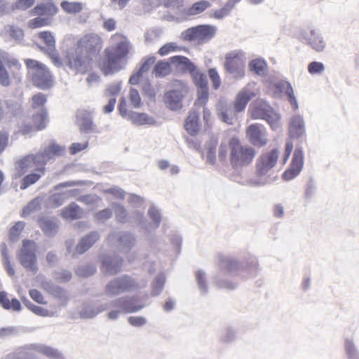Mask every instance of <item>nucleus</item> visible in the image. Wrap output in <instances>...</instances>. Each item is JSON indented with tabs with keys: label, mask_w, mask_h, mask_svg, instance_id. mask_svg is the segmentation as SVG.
Returning <instances> with one entry per match:
<instances>
[{
	"label": "nucleus",
	"mask_w": 359,
	"mask_h": 359,
	"mask_svg": "<svg viewBox=\"0 0 359 359\" xmlns=\"http://www.w3.org/2000/svg\"><path fill=\"white\" fill-rule=\"evenodd\" d=\"M100 234L97 231H92L83 236L77 243L75 252L79 255H83L91 248L100 239Z\"/></svg>",
	"instance_id": "28"
},
{
	"label": "nucleus",
	"mask_w": 359,
	"mask_h": 359,
	"mask_svg": "<svg viewBox=\"0 0 359 359\" xmlns=\"http://www.w3.org/2000/svg\"><path fill=\"white\" fill-rule=\"evenodd\" d=\"M304 163L303 148L301 145H296L290 163L281 175L282 180L288 182L297 177L303 169Z\"/></svg>",
	"instance_id": "11"
},
{
	"label": "nucleus",
	"mask_w": 359,
	"mask_h": 359,
	"mask_svg": "<svg viewBox=\"0 0 359 359\" xmlns=\"http://www.w3.org/2000/svg\"><path fill=\"white\" fill-rule=\"evenodd\" d=\"M83 211L75 202L70 203L65 207L60 213V216L66 220H77L82 218Z\"/></svg>",
	"instance_id": "35"
},
{
	"label": "nucleus",
	"mask_w": 359,
	"mask_h": 359,
	"mask_svg": "<svg viewBox=\"0 0 359 359\" xmlns=\"http://www.w3.org/2000/svg\"><path fill=\"white\" fill-rule=\"evenodd\" d=\"M111 53L110 48H105L104 57L98 64V67L104 76L114 75L123 69L122 62Z\"/></svg>",
	"instance_id": "17"
},
{
	"label": "nucleus",
	"mask_w": 359,
	"mask_h": 359,
	"mask_svg": "<svg viewBox=\"0 0 359 359\" xmlns=\"http://www.w3.org/2000/svg\"><path fill=\"white\" fill-rule=\"evenodd\" d=\"M262 128L264 126L259 123H252L247 127L246 137L250 143L255 147H263L268 142L267 138L264 137Z\"/></svg>",
	"instance_id": "22"
},
{
	"label": "nucleus",
	"mask_w": 359,
	"mask_h": 359,
	"mask_svg": "<svg viewBox=\"0 0 359 359\" xmlns=\"http://www.w3.org/2000/svg\"><path fill=\"white\" fill-rule=\"evenodd\" d=\"M190 75L194 85L197 88H204L209 87L206 74L202 72L198 67L196 68V70L194 71L193 73H191Z\"/></svg>",
	"instance_id": "50"
},
{
	"label": "nucleus",
	"mask_w": 359,
	"mask_h": 359,
	"mask_svg": "<svg viewBox=\"0 0 359 359\" xmlns=\"http://www.w3.org/2000/svg\"><path fill=\"white\" fill-rule=\"evenodd\" d=\"M116 241L121 250L128 252L135 247L137 238L132 232L122 231L117 233Z\"/></svg>",
	"instance_id": "30"
},
{
	"label": "nucleus",
	"mask_w": 359,
	"mask_h": 359,
	"mask_svg": "<svg viewBox=\"0 0 359 359\" xmlns=\"http://www.w3.org/2000/svg\"><path fill=\"white\" fill-rule=\"evenodd\" d=\"M299 39L317 52L323 51L326 47V43L322 34L315 29H311L309 33L305 29L302 30Z\"/></svg>",
	"instance_id": "20"
},
{
	"label": "nucleus",
	"mask_w": 359,
	"mask_h": 359,
	"mask_svg": "<svg viewBox=\"0 0 359 359\" xmlns=\"http://www.w3.org/2000/svg\"><path fill=\"white\" fill-rule=\"evenodd\" d=\"M34 347L36 352L39 353L49 358H62V354L57 348H55L52 346L43 344H34Z\"/></svg>",
	"instance_id": "41"
},
{
	"label": "nucleus",
	"mask_w": 359,
	"mask_h": 359,
	"mask_svg": "<svg viewBox=\"0 0 359 359\" xmlns=\"http://www.w3.org/2000/svg\"><path fill=\"white\" fill-rule=\"evenodd\" d=\"M100 269L105 276H115L122 269L123 258L116 253L103 252L98 255Z\"/></svg>",
	"instance_id": "8"
},
{
	"label": "nucleus",
	"mask_w": 359,
	"mask_h": 359,
	"mask_svg": "<svg viewBox=\"0 0 359 359\" xmlns=\"http://www.w3.org/2000/svg\"><path fill=\"white\" fill-rule=\"evenodd\" d=\"M65 60L66 65L69 69H74L76 73L81 74H84L88 71L89 65L93 61L89 60L81 50L78 52L76 46L74 51L67 53Z\"/></svg>",
	"instance_id": "13"
},
{
	"label": "nucleus",
	"mask_w": 359,
	"mask_h": 359,
	"mask_svg": "<svg viewBox=\"0 0 359 359\" xmlns=\"http://www.w3.org/2000/svg\"><path fill=\"white\" fill-rule=\"evenodd\" d=\"M97 266L92 263L79 266L75 270L76 276L83 278H88L97 273Z\"/></svg>",
	"instance_id": "46"
},
{
	"label": "nucleus",
	"mask_w": 359,
	"mask_h": 359,
	"mask_svg": "<svg viewBox=\"0 0 359 359\" xmlns=\"http://www.w3.org/2000/svg\"><path fill=\"white\" fill-rule=\"evenodd\" d=\"M32 109L33 110H37L43 107H46L45 105L47 102V97L42 93H37L34 95L32 97Z\"/></svg>",
	"instance_id": "64"
},
{
	"label": "nucleus",
	"mask_w": 359,
	"mask_h": 359,
	"mask_svg": "<svg viewBox=\"0 0 359 359\" xmlns=\"http://www.w3.org/2000/svg\"><path fill=\"white\" fill-rule=\"evenodd\" d=\"M111 208L114 211L116 222L121 224H126L128 221V212L125 206L118 202H113Z\"/></svg>",
	"instance_id": "47"
},
{
	"label": "nucleus",
	"mask_w": 359,
	"mask_h": 359,
	"mask_svg": "<svg viewBox=\"0 0 359 359\" xmlns=\"http://www.w3.org/2000/svg\"><path fill=\"white\" fill-rule=\"evenodd\" d=\"M218 144V138L215 136H211L209 140L205 143L207 149V162L214 165L216 163V150Z\"/></svg>",
	"instance_id": "44"
},
{
	"label": "nucleus",
	"mask_w": 359,
	"mask_h": 359,
	"mask_svg": "<svg viewBox=\"0 0 359 359\" xmlns=\"http://www.w3.org/2000/svg\"><path fill=\"white\" fill-rule=\"evenodd\" d=\"M235 6L233 0H228L225 5L220 9L215 10L210 17L217 20H222L228 16Z\"/></svg>",
	"instance_id": "53"
},
{
	"label": "nucleus",
	"mask_w": 359,
	"mask_h": 359,
	"mask_svg": "<svg viewBox=\"0 0 359 359\" xmlns=\"http://www.w3.org/2000/svg\"><path fill=\"white\" fill-rule=\"evenodd\" d=\"M31 161H32L33 165L36 166V170L43 172L46 170V165L49 160L45 156V154L43 151H40L36 154H29Z\"/></svg>",
	"instance_id": "51"
},
{
	"label": "nucleus",
	"mask_w": 359,
	"mask_h": 359,
	"mask_svg": "<svg viewBox=\"0 0 359 359\" xmlns=\"http://www.w3.org/2000/svg\"><path fill=\"white\" fill-rule=\"evenodd\" d=\"M166 281L165 275L163 273H158L151 283V296H159L165 287Z\"/></svg>",
	"instance_id": "42"
},
{
	"label": "nucleus",
	"mask_w": 359,
	"mask_h": 359,
	"mask_svg": "<svg viewBox=\"0 0 359 359\" xmlns=\"http://www.w3.org/2000/svg\"><path fill=\"white\" fill-rule=\"evenodd\" d=\"M38 36L48 47L50 51H55V39L53 33L50 31H42L38 34Z\"/></svg>",
	"instance_id": "57"
},
{
	"label": "nucleus",
	"mask_w": 359,
	"mask_h": 359,
	"mask_svg": "<svg viewBox=\"0 0 359 359\" xmlns=\"http://www.w3.org/2000/svg\"><path fill=\"white\" fill-rule=\"evenodd\" d=\"M25 63L34 86L40 90H47L54 86L53 75L46 65L29 58L26 59Z\"/></svg>",
	"instance_id": "2"
},
{
	"label": "nucleus",
	"mask_w": 359,
	"mask_h": 359,
	"mask_svg": "<svg viewBox=\"0 0 359 359\" xmlns=\"http://www.w3.org/2000/svg\"><path fill=\"white\" fill-rule=\"evenodd\" d=\"M24 109L22 103L13 100H8L5 101V107H1V119L4 114L8 118L13 117H19L23 113Z\"/></svg>",
	"instance_id": "32"
},
{
	"label": "nucleus",
	"mask_w": 359,
	"mask_h": 359,
	"mask_svg": "<svg viewBox=\"0 0 359 359\" xmlns=\"http://www.w3.org/2000/svg\"><path fill=\"white\" fill-rule=\"evenodd\" d=\"M279 151L277 148L271 149L269 152L262 154L256 163V175L257 177L266 175L277 163Z\"/></svg>",
	"instance_id": "16"
},
{
	"label": "nucleus",
	"mask_w": 359,
	"mask_h": 359,
	"mask_svg": "<svg viewBox=\"0 0 359 359\" xmlns=\"http://www.w3.org/2000/svg\"><path fill=\"white\" fill-rule=\"evenodd\" d=\"M135 220L137 226H140L142 229L149 231L151 224L148 219L144 216V212L140 210H136L134 212Z\"/></svg>",
	"instance_id": "63"
},
{
	"label": "nucleus",
	"mask_w": 359,
	"mask_h": 359,
	"mask_svg": "<svg viewBox=\"0 0 359 359\" xmlns=\"http://www.w3.org/2000/svg\"><path fill=\"white\" fill-rule=\"evenodd\" d=\"M4 64L6 69H9L13 81L18 84L21 82L20 70L22 67L19 60L11 56L8 53L1 51V65Z\"/></svg>",
	"instance_id": "25"
},
{
	"label": "nucleus",
	"mask_w": 359,
	"mask_h": 359,
	"mask_svg": "<svg viewBox=\"0 0 359 359\" xmlns=\"http://www.w3.org/2000/svg\"><path fill=\"white\" fill-rule=\"evenodd\" d=\"M184 128L187 133L191 136H196L201 129L199 112L192 108L184 120Z\"/></svg>",
	"instance_id": "27"
},
{
	"label": "nucleus",
	"mask_w": 359,
	"mask_h": 359,
	"mask_svg": "<svg viewBox=\"0 0 359 359\" xmlns=\"http://www.w3.org/2000/svg\"><path fill=\"white\" fill-rule=\"evenodd\" d=\"M105 310L106 307L104 305L97 304L96 302L88 299L83 301L79 315L81 319H92Z\"/></svg>",
	"instance_id": "23"
},
{
	"label": "nucleus",
	"mask_w": 359,
	"mask_h": 359,
	"mask_svg": "<svg viewBox=\"0 0 359 359\" xmlns=\"http://www.w3.org/2000/svg\"><path fill=\"white\" fill-rule=\"evenodd\" d=\"M41 287L53 298L60 301H69L68 291L51 280H43L40 283Z\"/></svg>",
	"instance_id": "24"
},
{
	"label": "nucleus",
	"mask_w": 359,
	"mask_h": 359,
	"mask_svg": "<svg viewBox=\"0 0 359 359\" xmlns=\"http://www.w3.org/2000/svg\"><path fill=\"white\" fill-rule=\"evenodd\" d=\"M236 330L231 326H227L221 332L220 341L226 344H231L236 340Z\"/></svg>",
	"instance_id": "62"
},
{
	"label": "nucleus",
	"mask_w": 359,
	"mask_h": 359,
	"mask_svg": "<svg viewBox=\"0 0 359 359\" xmlns=\"http://www.w3.org/2000/svg\"><path fill=\"white\" fill-rule=\"evenodd\" d=\"M73 274L70 270L61 269L60 270H53L52 271V277L58 283H67L72 278Z\"/></svg>",
	"instance_id": "54"
},
{
	"label": "nucleus",
	"mask_w": 359,
	"mask_h": 359,
	"mask_svg": "<svg viewBox=\"0 0 359 359\" xmlns=\"http://www.w3.org/2000/svg\"><path fill=\"white\" fill-rule=\"evenodd\" d=\"M219 268L220 271L226 270L229 273L245 271L252 278L256 277L261 270L257 257L251 255L241 260L222 257L219 259Z\"/></svg>",
	"instance_id": "1"
},
{
	"label": "nucleus",
	"mask_w": 359,
	"mask_h": 359,
	"mask_svg": "<svg viewBox=\"0 0 359 359\" xmlns=\"http://www.w3.org/2000/svg\"><path fill=\"white\" fill-rule=\"evenodd\" d=\"M136 283L128 275L115 278L107 283L105 292L108 295L116 296L130 291L135 287Z\"/></svg>",
	"instance_id": "12"
},
{
	"label": "nucleus",
	"mask_w": 359,
	"mask_h": 359,
	"mask_svg": "<svg viewBox=\"0 0 359 359\" xmlns=\"http://www.w3.org/2000/svg\"><path fill=\"white\" fill-rule=\"evenodd\" d=\"M149 218L151 219V228L154 229H158L162 221V216L158 209H157L154 205H151L147 212Z\"/></svg>",
	"instance_id": "56"
},
{
	"label": "nucleus",
	"mask_w": 359,
	"mask_h": 359,
	"mask_svg": "<svg viewBox=\"0 0 359 359\" xmlns=\"http://www.w3.org/2000/svg\"><path fill=\"white\" fill-rule=\"evenodd\" d=\"M42 198L40 196L35 197L31 200L22 210L21 216L25 217L29 215L32 212L39 210L41 208Z\"/></svg>",
	"instance_id": "55"
},
{
	"label": "nucleus",
	"mask_w": 359,
	"mask_h": 359,
	"mask_svg": "<svg viewBox=\"0 0 359 359\" xmlns=\"http://www.w3.org/2000/svg\"><path fill=\"white\" fill-rule=\"evenodd\" d=\"M65 200L66 193H55L49 196L48 198V204H47L46 206L50 208H58L64 203Z\"/></svg>",
	"instance_id": "60"
},
{
	"label": "nucleus",
	"mask_w": 359,
	"mask_h": 359,
	"mask_svg": "<svg viewBox=\"0 0 359 359\" xmlns=\"http://www.w3.org/2000/svg\"><path fill=\"white\" fill-rule=\"evenodd\" d=\"M32 165L33 163L29 154L18 161L15 166L16 172L15 173V177H22L27 171V169Z\"/></svg>",
	"instance_id": "48"
},
{
	"label": "nucleus",
	"mask_w": 359,
	"mask_h": 359,
	"mask_svg": "<svg viewBox=\"0 0 359 359\" xmlns=\"http://www.w3.org/2000/svg\"><path fill=\"white\" fill-rule=\"evenodd\" d=\"M94 110L79 109L76 111L75 123L81 133H100V130L94 123Z\"/></svg>",
	"instance_id": "10"
},
{
	"label": "nucleus",
	"mask_w": 359,
	"mask_h": 359,
	"mask_svg": "<svg viewBox=\"0 0 359 359\" xmlns=\"http://www.w3.org/2000/svg\"><path fill=\"white\" fill-rule=\"evenodd\" d=\"M36 243L34 240L25 238L22 242V246L17 252V259L20 265L32 275L39 271L36 255Z\"/></svg>",
	"instance_id": "4"
},
{
	"label": "nucleus",
	"mask_w": 359,
	"mask_h": 359,
	"mask_svg": "<svg viewBox=\"0 0 359 359\" xmlns=\"http://www.w3.org/2000/svg\"><path fill=\"white\" fill-rule=\"evenodd\" d=\"M171 65H172V64L168 59V60H160L154 65L152 69V74L156 78L165 77L172 72Z\"/></svg>",
	"instance_id": "40"
},
{
	"label": "nucleus",
	"mask_w": 359,
	"mask_h": 359,
	"mask_svg": "<svg viewBox=\"0 0 359 359\" xmlns=\"http://www.w3.org/2000/svg\"><path fill=\"white\" fill-rule=\"evenodd\" d=\"M229 160L233 169L246 166L251 163L256 155V151L250 146L241 144L239 139L233 137L229 140Z\"/></svg>",
	"instance_id": "3"
},
{
	"label": "nucleus",
	"mask_w": 359,
	"mask_h": 359,
	"mask_svg": "<svg viewBox=\"0 0 359 359\" xmlns=\"http://www.w3.org/2000/svg\"><path fill=\"white\" fill-rule=\"evenodd\" d=\"M131 48V43L127 39H125L118 41L115 47L111 50V54L115 56L117 59H118L121 62L123 60H126L124 65L127 63L128 55L130 53V50Z\"/></svg>",
	"instance_id": "34"
},
{
	"label": "nucleus",
	"mask_w": 359,
	"mask_h": 359,
	"mask_svg": "<svg viewBox=\"0 0 359 359\" xmlns=\"http://www.w3.org/2000/svg\"><path fill=\"white\" fill-rule=\"evenodd\" d=\"M273 90L274 97H287V101L290 104L292 109L297 111L299 109V104L294 93V89L290 81L279 79L277 81H272L270 83Z\"/></svg>",
	"instance_id": "14"
},
{
	"label": "nucleus",
	"mask_w": 359,
	"mask_h": 359,
	"mask_svg": "<svg viewBox=\"0 0 359 359\" xmlns=\"http://www.w3.org/2000/svg\"><path fill=\"white\" fill-rule=\"evenodd\" d=\"M217 31V28L215 25L201 24L184 30L180 34V39L189 42L197 41L198 43L202 44L213 39Z\"/></svg>",
	"instance_id": "5"
},
{
	"label": "nucleus",
	"mask_w": 359,
	"mask_h": 359,
	"mask_svg": "<svg viewBox=\"0 0 359 359\" xmlns=\"http://www.w3.org/2000/svg\"><path fill=\"white\" fill-rule=\"evenodd\" d=\"M173 82L179 88L165 91L163 95V102L168 109L176 111L183 107L182 101L184 93L188 92V86L185 82L178 79H175Z\"/></svg>",
	"instance_id": "7"
},
{
	"label": "nucleus",
	"mask_w": 359,
	"mask_h": 359,
	"mask_svg": "<svg viewBox=\"0 0 359 359\" xmlns=\"http://www.w3.org/2000/svg\"><path fill=\"white\" fill-rule=\"evenodd\" d=\"M41 175L39 173L32 172L25 175L21 180L20 189L25 190L31 185L35 184L40 178Z\"/></svg>",
	"instance_id": "61"
},
{
	"label": "nucleus",
	"mask_w": 359,
	"mask_h": 359,
	"mask_svg": "<svg viewBox=\"0 0 359 359\" xmlns=\"http://www.w3.org/2000/svg\"><path fill=\"white\" fill-rule=\"evenodd\" d=\"M5 31L17 42L21 41L25 36L23 29L14 25L5 26Z\"/></svg>",
	"instance_id": "59"
},
{
	"label": "nucleus",
	"mask_w": 359,
	"mask_h": 359,
	"mask_svg": "<svg viewBox=\"0 0 359 359\" xmlns=\"http://www.w3.org/2000/svg\"><path fill=\"white\" fill-rule=\"evenodd\" d=\"M169 61L174 65L176 72L182 74L189 73L191 74L197 67L196 65L192 62L189 57L177 55L168 58Z\"/></svg>",
	"instance_id": "26"
},
{
	"label": "nucleus",
	"mask_w": 359,
	"mask_h": 359,
	"mask_svg": "<svg viewBox=\"0 0 359 359\" xmlns=\"http://www.w3.org/2000/svg\"><path fill=\"white\" fill-rule=\"evenodd\" d=\"M195 276L199 290L203 294H207L208 292V286L205 271L199 269L195 272Z\"/></svg>",
	"instance_id": "58"
},
{
	"label": "nucleus",
	"mask_w": 359,
	"mask_h": 359,
	"mask_svg": "<svg viewBox=\"0 0 359 359\" xmlns=\"http://www.w3.org/2000/svg\"><path fill=\"white\" fill-rule=\"evenodd\" d=\"M31 119L33 125L36 128V130L42 131L45 130L49 121V114L47 108L43 107L34 110L31 115Z\"/></svg>",
	"instance_id": "31"
},
{
	"label": "nucleus",
	"mask_w": 359,
	"mask_h": 359,
	"mask_svg": "<svg viewBox=\"0 0 359 359\" xmlns=\"http://www.w3.org/2000/svg\"><path fill=\"white\" fill-rule=\"evenodd\" d=\"M77 51L82 50L89 60L97 57L102 48V40L95 34H89L81 38L76 43Z\"/></svg>",
	"instance_id": "9"
},
{
	"label": "nucleus",
	"mask_w": 359,
	"mask_h": 359,
	"mask_svg": "<svg viewBox=\"0 0 359 359\" xmlns=\"http://www.w3.org/2000/svg\"><path fill=\"white\" fill-rule=\"evenodd\" d=\"M306 135V124L299 114H294L290 118L288 124V137L292 140L300 139Z\"/></svg>",
	"instance_id": "21"
},
{
	"label": "nucleus",
	"mask_w": 359,
	"mask_h": 359,
	"mask_svg": "<svg viewBox=\"0 0 359 359\" xmlns=\"http://www.w3.org/2000/svg\"><path fill=\"white\" fill-rule=\"evenodd\" d=\"M45 156L49 161L54 158L55 156H63L66 154V147L58 144L55 140H51L48 147L43 150Z\"/></svg>",
	"instance_id": "37"
},
{
	"label": "nucleus",
	"mask_w": 359,
	"mask_h": 359,
	"mask_svg": "<svg viewBox=\"0 0 359 359\" xmlns=\"http://www.w3.org/2000/svg\"><path fill=\"white\" fill-rule=\"evenodd\" d=\"M34 344L18 347L12 353V359H36Z\"/></svg>",
	"instance_id": "39"
},
{
	"label": "nucleus",
	"mask_w": 359,
	"mask_h": 359,
	"mask_svg": "<svg viewBox=\"0 0 359 359\" xmlns=\"http://www.w3.org/2000/svg\"><path fill=\"white\" fill-rule=\"evenodd\" d=\"M113 308L121 309L125 313H133L142 310L144 305L135 296L119 297L111 302Z\"/></svg>",
	"instance_id": "18"
},
{
	"label": "nucleus",
	"mask_w": 359,
	"mask_h": 359,
	"mask_svg": "<svg viewBox=\"0 0 359 359\" xmlns=\"http://www.w3.org/2000/svg\"><path fill=\"white\" fill-rule=\"evenodd\" d=\"M61 8L68 14H76L83 10V4L78 1L63 0L60 3Z\"/></svg>",
	"instance_id": "52"
},
{
	"label": "nucleus",
	"mask_w": 359,
	"mask_h": 359,
	"mask_svg": "<svg viewBox=\"0 0 359 359\" xmlns=\"http://www.w3.org/2000/svg\"><path fill=\"white\" fill-rule=\"evenodd\" d=\"M36 222L43 233L48 238H53L59 232L60 219L55 216L39 215Z\"/></svg>",
	"instance_id": "19"
},
{
	"label": "nucleus",
	"mask_w": 359,
	"mask_h": 359,
	"mask_svg": "<svg viewBox=\"0 0 359 359\" xmlns=\"http://www.w3.org/2000/svg\"><path fill=\"white\" fill-rule=\"evenodd\" d=\"M128 120H130L133 124L136 126H155L157 123L156 120L148 115L144 112H137L130 111L128 114Z\"/></svg>",
	"instance_id": "36"
},
{
	"label": "nucleus",
	"mask_w": 359,
	"mask_h": 359,
	"mask_svg": "<svg viewBox=\"0 0 359 359\" xmlns=\"http://www.w3.org/2000/svg\"><path fill=\"white\" fill-rule=\"evenodd\" d=\"M224 67L227 73L233 74L236 79L245 76V64L236 52H229L225 55Z\"/></svg>",
	"instance_id": "15"
},
{
	"label": "nucleus",
	"mask_w": 359,
	"mask_h": 359,
	"mask_svg": "<svg viewBox=\"0 0 359 359\" xmlns=\"http://www.w3.org/2000/svg\"><path fill=\"white\" fill-rule=\"evenodd\" d=\"M211 6V3L208 0H200L194 2L187 11L188 15H196L202 13Z\"/></svg>",
	"instance_id": "49"
},
{
	"label": "nucleus",
	"mask_w": 359,
	"mask_h": 359,
	"mask_svg": "<svg viewBox=\"0 0 359 359\" xmlns=\"http://www.w3.org/2000/svg\"><path fill=\"white\" fill-rule=\"evenodd\" d=\"M1 307L6 310L20 311L22 310L21 302L15 297L9 299L6 291L1 290Z\"/></svg>",
	"instance_id": "45"
},
{
	"label": "nucleus",
	"mask_w": 359,
	"mask_h": 359,
	"mask_svg": "<svg viewBox=\"0 0 359 359\" xmlns=\"http://www.w3.org/2000/svg\"><path fill=\"white\" fill-rule=\"evenodd\" d=\"M255 96L254 92L244 88L240 91L236 97L233 104L234 114H238L243 111L248 102Z\"/></svg>",
	"instance_id": "29"
},
{
	"label": "nucleus",
	"mask_w": 359,
	"mask_h": 359,
	"mask_svg": "<svg viewBox=\"0 0 359 359\" xmlns=\"http://www.w3.org/2000/svg\"><path fill=\"white\" fill-rule=\"evenodd\" d=\"M343 347L346 359H359V348L353 339L346 338Z\"/></svg>",
	"instance_id": "43"
},
{
	"label": "nucleus",
	"mask_w": 359,
	"mask_h": 359,
	"mask_svg": "<svg viewBox=\"0 0 359 359\" xmlns=\"http://www.w3.org/2000/svg\"><path fill=\"white\" fill-rule=\"evenodd\" d=\"M59 11L57 6L52 1L37 4L31 11L32 15H55Z\"/></svg>",
	"instance_id": "33"
},
{
	"label": "nucleus",
	"mask_w": 359,
	"mask_h": 359,
	"mask_svg": "<svg viewBox=\"0 0 359 359\" xmlns=\"http://www.w3.org/2000/svg\"><path fill=\"white\" fill-rule=\"evenodd\" d=\"M248 69L257 76H265L268 72V65L263 57H257L248 62Z\"/></svg>",
	"instance_id": "38"
},
{
	"label": "nucleus",
	"mask_w": 359,
	"mask_h": 359,
	"mask_svg": "<svg viewBox=\"0 0 359 359\" xmlns=\"http://www.w3.org/2000/svg\"><path fill=\"white\" fill-rule=\"evenodd\" d=\"M252 119H263L267 121L273 131L280 128V115L276 113L274 109L267 102H263L255 106L251 111Z\"/></svg>",
	"instance_id": "6"
}]
</instances>
